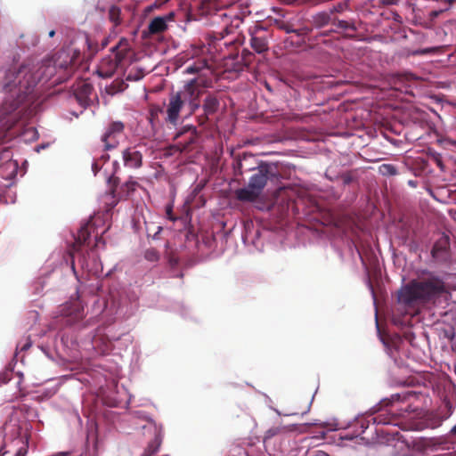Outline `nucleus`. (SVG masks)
Wrapping results in <instances>:
<instances>
[{
    "label": "nucleus",
    "mask_w": 456,
    "mask_h": 456,
    "mask_svg": "<svg viewBox=\"0 0 456 456\" xmlns=\"http://www.w3.org/2000/svg\"><path fill=\"white\" fill-rule=\"evenodd\" d=\"M38 82L27 65L12 68L5 71L0 79V105L2 115H8L16 110L21 104L31 102L35 86Z\"/></svg>",
    "instance_id": "f257e3e1"
},
{
    "label": "nucleus",
    "mask_w": 456,
    "mask_h": 456,
    "mask_svg": "<svg viewBox=\"0 0 456 456\" xmlns=\"http://www.w3.org/2000/svg\"><path fill=\"white\" fill-rule=\"evenodd\" d=\"M445 283L437 276L430 275L410 281L398 291V302L408 307L434 303L447 294Z\"/></svg>",
    "instance_id": "f03ea898"
},
{
    "label": "nucleus",
    "mask_w": 456,
    "mask_h": 456,
    "mask_svg": "<svg viewBox=\"0 0 456 456\" xmlns=\"http://www.w3.org/2000/svg\"><path fill=\"white\" fill-rule=\"evenodd\" d=\"M271 167L267 164L261 165L250 177L248 187L235 191L236 199L244 202H255L262 194L267 181L273 176Z\"/></svg>",
    "instance_id": "7ed1b4c3"
},
{
    "label": "nucleus",
    "mask_w": 456,
    "mask_h": 456,
    "mask_svg": "<svg viewBox=\"0 0 456 456\" xmlns=\"http://www.w3.org/2000/svg\"><path fill=\"white\" fill-rule=\"evenodd\" d=\"M111 50L112 53L103 58L98 67L97 72L103 78L111 77L117 69L124 65V61L130 53L129 41L126 38H121Z\"/></svg>",
    "instance_id": "20e7f679"
},
{
    "label": "nucleus",
    "mask_w": 456,
    "mask_h": 456,
    "mask_svg": "<svg viewBox=\"0 0 456 456\" xmlns=\"http://www.w3.org/2000/svg\"><path fill=\"white\" fill-rule=\"evenodd\" d=\"M208 52L209 48L204 45L191 46V48L187 51L186 56L188 59H196V61L187 66L185 72L188 74H195L204 69L209 68L211 56Z\"/></svg>",
    "instance_id": "39448f33"
},
{
    "label": "nucleus",
    "mask_w": 456,
    "mask_h": 456,
    "mask_svg": "<svg viewBox=\"0 0 456 456\" xmlns=\"http://www.w3.org/2000/svg\"><path fill=\"white\" fill-rule=\"evenodd\" d=\"M125 124L122 121H111L105 128L101 136L105 151L116 149L119 144L120 138L124 135Z\"/></svg>",
    "instance_id": "423d86ee"
},
{
    "label": "nucleus",
    "mask_w": 456,
    "mask_h": 456,
    "mask_svg": "<svg viewBox=\"0 0 456 456\" xmlns=\"http://www.w3.org/2000/svg\"><path fill=\"white\" fill-rule=\"evenodd\" d=\"M198 131L194 126H184L175 134V140L177 141L175 147L181 151H189L191 150L198 139Z\"/></svg>",
    "instance_id": "0eeeda50"
},
{
    "label": "nucleus",
    "mask_w": 456,
    "mask_h": 456,
    "mask_svg": "<svg viewBox=\"0 0 456 456\" xmlns=\"http://www.w3.org/2000/svg\"><path fill=\"white\" fill-rule=\"evenodd\" d=\"M17 172V161L12 159V154L9 149H4L0 153V177L4 180H12Z\"/></svg>",
    "instance_id": "6e6552de"
},
{
    "label": "nucleus",
    "mask_w": 456,
    "mask_h": 456,
    "mask_svg": "<svg viewBox=\"0 0 456 456\" xmlns=\"http://www.w3.org/2000/svg\"><path fill=\"white\" fill-rule=\"evenodd\" d=\"M251 38H250V45L257 53H263L269 49L268 38L269 32L264 27L256 26L253 29L249 31Z\"/></svg>",
    "instance_id": "1a4fd4ad"
},
{
    "label": "nucleus",
    "mask_w": 456,
    "mask_h": 456,
    "mask_svg": "<svg viewBox=\"0 0 456 456\" xmlns=\"http://www.w3.org/2000/svg\"><path fill=\"white\" fill-rule=\"evenodd\" d=\"M185 101L183 99V94L171 93L168 98V104L167 106V120L171 124H176L180 111L184 105Z\"/></svg>",
    "instance_id": "9d476101"
},
{
    "label": "nucleus",
    "mask_w": 456,
    "mask_h": 456,
    "mask_svg": "<svg viewBox=\"0 0 456 456\" xmlns=\"http://www.w3.org/2000/svg\"><path fill=\"white\" fill-rule=\"evenodd\" d=\"M93 93V86L86 81H80L74 87L75 99L84 108L91 104Z\"/></svg>",
    "instance_id": "9b49d317"
},
{
    "label": "nucleus",
    "mask_w": 456,
    "mask_h": 456,
    "mask_svg": "<svg viewBox=\"0 0 456 456\" xmlns=\"http://www.w3.org/2000/svg\"><path fill=\"white\" fill-rule=\"evenodd\" d=\"M74 56L70 57L69 53L66 50L59 51L53 61L54 69L63 70L65 76L69 77L73 72Z\"/></svg>",
    "instance_id": "f8f14e48"
},
{
    "label": "nucleus",
    "mask_w": 456,
    "mask_h": 456,
    "mask_svg": "<svg viewBox=\"0 0 456 456\" xmlns=\"http://www.w3.org/2000/svg\"><path fill=\"white\" fill-rule=\"evenodd\" d=\"M175 19V12H170L164 16H158L153 18L148 26V31L151 35L163 33L167 29V23L173 21Z\"/></svg>",
    "instance_id": "ddd939ff"
},
{
    "label": "nucleus",
    "mask_w": 456,
    "mask_h": 456,
    "mask_svg": "<svg viewBox=\"0 0 456 456\" xmlns=\"http://www.w3.org/2000/svg\"><path fill=\"white\" fill-rule=\"evenodd\" d=\"M124 165L129 168H139L142 165V155L134 147L127 148L122 152Z\"/></svg>",
    "instance_id": "4468645a"
},
{
    "label": "nucleus",
    "mask_w": 456,
    "mask_h": 456,
    "mask_svg": "<svg viewBox=\"0 0 456 456\" xmlns=\"http://www.w3.org/2000/svg\"><path fill=\"white\" fill-rule=\"evenodd\" d=\"M275 26L286 33H293L301 38L307 36L312 31V29L306 26L296 28L292 22L285 20H275Z\"/></svg>",
    "instance_id": "2eb2a0df"
},
{
    "label": "nucleus",
    "mask_w": 456,
    "mask_h": 456,
    "mask_svg": "<svg viewBox=\"0 0 456 456\" xmlns=\"http://www.w3.org/2000/svg\"><path fill=\"white\" fill-rule=\"evenodd\" d=\"M95 227L91 223H86L81 226L75 238V248L90 245V237L94 232Z\"/></svg>",
    "instance_id": "dca6fc26"
},
{
    "label": "nucleus",
    "mask_w": 456,
    "mask_h": 456,
    "mask_svg": "<svg viewBox=\"0 0 456 456\" xmlns=\"http://www.w3.org/2000/svg\"><path fill=\"white\" fill-rule=\"evenodd\" d=\"M178 93L183 94V99L187 102L192 99L199 100L201 91L198 80L193 78L186 83L183 91Z\"/></svg>",
    "instance_id": "f3484780"
},
{
    "label": "nucleus",
    "mask_w": 456,
    "mask_h": 456,
    "mask_svg": "<svg viewBox=\"0 0 456 456\" xmlns=\"http://www.w3.org/2000/svg\"><path fill=\"white\" fill-rule=\"evenodd\" d=\"M333 19L329 12H320L312 16V25L315 28H322L329 24H333Z\"/></svg>",
    "instance_id": "a211bd4d"
},
{
    "label": "nucleus",
    "mask_w": 456,
    "mask_h": 456,
    "mask_svg": "<svg viewBox=\"0 0 456 456\" xmlns=\"http://www.w3.org/2000/svg\"><path fill=\"white\" fill-rule=\"evenodd\" d=\"M219 100L213 94H208L203 102V110L206 115H213L219 109Z\"/></svg>",
    "instance_id": "6ab92c4d"
},
{
    "label": "nucleus",
    "mask_w": 456,
    "mask_h": 456,
    "mask_svg": "<svg viewBox=\"0 0 456 456\" xmlns=\"http://www.w3.org/2000/svg\"><path fill=\"white\" fill-rule=\"evenodd\" d=\"M325 175L327 178H329L330 181H334L338 178H340L342 180V183L344 185H348L351 183L354 182L356 180V177L354 175V173L353 171H348L346 173H343L340 175L333 176L331 169H327Z\"/></svg>",
    "instance_id": "aec40b11"
},
{
    "label": "nucleus",
    "mask_w": 456,
    "mask_h": 456,
    "mask_svg": "<svg viewBox=\"0 0 456 456\" xmlns=\"http://www.w3.org/2000/svg\"><path fill=\"white\" fill-rule=\"evenodd\" d=\"M295 427H296L295 425H292L291 427H288V428L287 427H273V428H269L264 436V443L266 444L269 439H271L272 437H273L277 435L282 434L286 431L295 430L296 429Z\"/></svg>",
    "instance_id": "412c9836"
},
{
    "label": "nucleus",
    "mask_w": 456,
    "mask_h": 456,
    "mask_svg": "<svg viewBox=\"0 0 456 456\" xmlns=\"http://www.w3.org/2000/svg\"><path fill=\"white\" fill-rule=\"evenodd\" d=\"M396 415L395 413H379L377 416L371 418V420L374 424H392L395 419Z\"/></svg>",
    "instance_id": "4be33fe9"
},
{
    "label": "nucleus",
    "mask_w": 456,
    "mask_h": 456,
    "mask_svg": "<svg viewBox=\"0 0 456 456\" xmlns=\"http://www.w3.org/2000/svg\"><path fill=\"white\" fill-rule=\"evenodd\" d=\"M12 443L19 446L14 456H26L28 452V441L23 437L18 436L13 440Z\"/></svg>",
    "instance_id": "5701e85b"
},
{
    "label": "nucleus",
    "mask_w": 456,
    "mask_h": 456,
    "mask_svg": "<svg viewBox=\"0 0 456 456\" xmlns=\"http://www.w3.org/2000/svg\"><path fill=\"white\" fill-rule=\"evenodd\" d=\"M161 444V438L159 434H157L152 441H151L145 449L142 456H151L159 450Z\"/></svg>",
    "instance_id": "b1692460"
},
{
    "label": "nucleus",
    "mask_w": 456,
    "mask_h": 456,
    "mask_svg": "<svg viewBox=\"0 0 456 456\" xmlns=\"http://www.w3.org/2000/svg\"><path fill=\"white\" fill-rule=\"evenodd\" d=\"M333 25H335L338 28L344 29V30L349 29V30H352L353 32H356V30H357V27L355 26L354 21L343 20H338L337 18H334Z\"/></svg>",
    "instance_id": "393cba45"
},
{
    "label": "nucleus",
    "mask_w": 456,
    "mask_h": 456,
    "mask_svg": "<svg viewBox=\"0 0 456 456\" xmlns=\"http://www.w3.org/2000/svg\"><path fill=\"white\" fill-rule=\"evenodd\" d=\"M350 0H346L333 5L330 10L329 13L332 16L334 13H341L349 9Z\"/></svg>",
    "instance_id": "a878e982"
},
{
    "label": "nucleus",
    "mask_w": 456,
    "mask_h": 456,
    "mask_svg": "<svg viewBox=\"0 0 456 456\" xmlns=\"http://www.w3.org/2000/svg\"><path fill=\"white\" fill-rule=\"evenodd\" d=\"M120 13H121L120 8L116 5H112L109 9V19L116 26L120 23Z\"/></svg>",
    "instance_id": "bb28decb"
},
{
    "label": "nucleus",
    "mask_w": 456,
    "mask_h": 456,
    "mask_svg": "<svg viewBox=\"0 0 456 456\" xmlns=\"http://www.w3.org/2000/svg\"><path fill=\"white\" fill-rule=\"evenodd\" d=\"M159 257V251L154 248H150L144 252V258L150 262H158Z\"/></svg>",
    "instance_id": "cd10ccee"
},
{
    "label": "nucleus",
    "mask_w": 456,
    "mask_h": 456,
    "mask_svg": "<svg viewBox=\"0 0 456 456\" xmlns=\"http://www.w3.org/2000/svg\"><path fill=\"white\" fill-rule=\"evenodd\" d=\"M379 172L383 175H397L396 167L392 164H383L379 167Z\"/></svg>",
    "instance_id": "c85d7f7f"
},
{
    "label": "nucleus",
    "mask_w": 456,
    "mask_h": 456,
    "mask_svg": "<svg viewBox=\"0 0 456 456\" xmlns=\"http://www.w3.org/2000/svg\"><path fill=\"white\" fill-rule=\"evenodd\" d=\"M254 58H255L254 54L250 51H248V49H243L241 51L240 61L245 66L250 65L252 63Z\"/></svg>",
    "instance_id": "c756f323"
},
{
    "label": "nucleus",
    "mask_w": 456,
    "mask_h": 456,
    "mask_svg": "<svg viewBox=\"0 0 456 456\" xmlns=\"http://www.w3.org/2000/svg\"><path fill=\"white\" fill-rule=\"evenodd\" d=\"M138 185V183L135 181H127L126 182L122 187L121 190L123 192L126 193V195H129L131 192L134 191L136 186Z\"/></svg>",
    "instance_id": "7c9ffc66"
},
{
    "label": "nucleus",
    "mask_w": 456,
    "mask_h": 456,
    "mask_svg": "<svg viewBox=\"0 0 456 456\" xmlns=\"http://www.w3.org/2000/svg\"><path fill=\"white\" fill-rule=\"evenodd\" d=\"M144 74L141 69H136L134 71V69H131L129 73L126 75V80L137 81L142 78Z\"/></svg>",
    "instance_id": "2f4dec72"
},
{
    "label": "nucleus",
    "mask_w": 456,
    "mask_h": 456,
    "mask_svg": "<svg viewBox=\"0 0 456 456\" xmlns=\"http://www.w3.org/2000/svg\"><path fill=\"white\" fill-rule=\"evenodd\" d=\"M146 231H147L148 236H151V232H153L152 237L155 239L157 237V235L159 233H160V232L162 231V226L158 225V226H156L155 228H152V229L151 227L147 226L146 227Z\"/></svg>",
    "instance_id": "473e14b6"
},
{
    "label": "nucleus",
    "mask_w": 456,
    "mask_h": 456,
    "mask_svg": "<svg viewBox=\"0 0 456 456\" xmlns=\"http://www.w3.org/2000/svg\"><path fill=\"white\" fill-rule=\"evenodd\" d=\"M444 247L440 246V245H439V243H436V244L434 245L433 248H432L431 253H432V256H433L434 257H438L439 253H440V252H442V251H444Z\"/></svg>",
    "instance_id": "72a5a7b5"
},
{
    "label": "nucleus",
    "mask_w": 456,
    "mask_h": 456,
    "mask_svg": "<svg viewBox=\"0 0 456 456\" xmlns=\"http://www.w3.org/2000/svg\"><path fill=\"white\" fill-rule=\"evenodd\" d=\"M166 216L170 221H175L176 217L173 214V206L167 205L166 207Z\"/></svg>",
    "instance_id": "f704fd0d"
},
{
    "label": "nucleus",
    "mask_w": 456,
    "mask_h": 456,
    "mask_svg": "<svg viewBox=\"0 0 456 456\" xmlns=\"http://www.w3.org/2000/svg\"><path fill=\"white\" fill-rule=\"evenodd\" d=\"M400 0H379V4L380 6H389L398 4Z\"/></svg>",
    "instance_id": "c9c22d12"
},
{
    "label": "nucleus",
    "mask_w": 456,
    "mask_h": 456,
    "mask_svg": "<svg viewBox=\"0 0 456 456\" xmlns=\"http://www.w3.org/2000/svg\"><path fill=\"white\" fill-rule=\"evenodd\" d=\"M188 102H189V104H190V107H191V110L192 112L195 111V110L198 109L199 106H200V103H199L198 100L192 99V100H190Z\"/></svg>",
    "instance_id": "e433bc0d"
},
{
    "label": "nucleus",
    "mask_w": 456,
    "mask_h": 456,
    "mask_svg": "<svg viewBox=\"0 0 456 456\" xmlns=\"http://www.w3.org/2000/svg\"><path fill=\"white\" fill-rule=\"evenodd\" d=\"M89 456H99L97 441L94 442L92 450H89Z\"/></svg>",
    "instance_id": "4c0bfd02"
},
{
    "label": "nucleus",
    "mask_w": 456,
    "mask_h": 456,
    "mask_svg": "<svg viewBox=\"0 0 456 456\" xmlns=\"http://www.w3.org/2000/svg\"><path fill=\"white\" fill-rule=\"evenodd\" d=\"M435 52V48H426L417 52H414L413 54H427Z\"/></svg>",
    "instance_id": "58836bf2"
},
{
    "label": "nucleus",
    "mask_w": 456,
    "mask_h": 456,
    "mask_svg": "<svg viewBox=\"0 0 456 456\" xmlns=\"http://www.w3.org/2000/svg\"><path fill=\"white\" fill-rule=\"evenodd\" d=\"M208 115H206V113L204 112V115L202 116H200L198 118V122H199V125L200 126H203L206 124V122L208 121Z\"/></svg>",
    "instance_id": "ea45409f"
},
{
    "label": "nucleus",
    "mask_w": 456,
    "mask_h": 456,
    "mask_svg": "<svg viewBox=\"0 0 456 456\" xmlns=\"http://www.w3.org/2000/svg\"><path fill=\"white\" fill-rule=\"evenodd\" d=\"M100 244L104 245L105 242H104V240H102V237H98V234H96L95 235V243L94 245V248H98L100 246Z\"/></svg>",
    "instance_id": "a19ab883"
},
{
    "label": "nucleus",
    "mask_w": 456,
    "mask_h": 456,
    "mask_svg": "<svg viewBox=\"0 0 456 456\" xmlns=\"http://www.w3.org/2000/svg\"><path fill=\"white\" fill-rule=\"evenodd\" d=\"M99 161L100 160H95L93 165H92V168L94 172V174L96 175V173L101 169V166L99 164Z\"/></svg>",
    "instance_id": "79ce46f5"
},
{
    "label": "nucleus",
    "mask_w": 456,
    "mask_h": 456,
    "mask_svg": "<svg viewBox=\"0 0 456 456\" xmlns=\"http://www.w3.org/2000/svg\"><path fill=\"white\" fill-rule=\"evenodd\" d=\"M168 262L169 264L174 266V265H176L178 264V259L173 256H168Z\"/></svg>",
    "instance_id": "37998d69"
},
{
    "label": "nucleus",
    "mask_w": 456,
    "mask_h": 456,
    "mask_svg": "<svg viewBox=\"0 0 456 456\" xmlns=\"http://www.w3.org/2000/svg\"><path fill=\"white\" fill-rule=\"evenodd\" d=\"M393 20L398 23H402V17L399 15L398 12H393Z\"/></svg>",
    "instance_id": "c03bdc74"
},
{
    "label": "nucleus",
    "mask_w": 456,
    "mask_h": 456,
    "mask_svg": "<svg viewBox=\"0 0 456 456\" xmlns=\"http://www.w3.org/2000/svg\"><path fill=\"white\" fill-rule=\"evenodd\" d=\"M11 373L10 372H5V373H3L1 376H0V379L3 380L4 383H6L7 380L9 379V378H7L8 375H10Z\"/></svg>",
    "instance_id": "a18cd8bd"
},
{
    "label": "nucleus",
    "mask_w": 456,
    "mask_h": 456,
    "mask_svg": "<svg viewBox=\"0 0 456 456\" xmlns=\"http://www.w3.org/2000/svg\"><path fill=\"white\" fill-rule=\"evenodd\" d=\"M82 312H83V309L77 308V311H76L75 318L76 319H81L82 318Z\"/></svg>",
    "instance_id": "49530a36"
},
{
    "label": "nucleus",
    "mask_w": 456,
    "mask_h": 456,
    "mask_svg": "<svg viewBox=\"0 0 456 456\" xmlns=\"http://www.w3.org/2000/svg\"><path fill=\"white\" fill-rule=\"evenodd\" d=\"M109 159H110L109 154H103V155L101 156L99 160H102V161L106 162V161L109 160Z\"/></svg>",
    "instance_id": "de8ad7c7"
},
{
    "label": "nucleus",
    "mask_w": 456,
    "mask_h": 456,
    "mask_svg": "<svg viewBox=\"0 0 456 456\" xmlns=\"http://www.w3.org/2000/svg\"><path fill=\"white\" fill-rule=\"evenodd\" d=\"M169 0H157L155 4L158 5V6H160L164 4H166L167 2H168Z\"/></svg>",
    "instance_id": "09e8293b"
},
{
    "label": "nucleus",
    "mask_w": 456,
    "mask_h": 456,
    "mask_svg": "<svg viewBox=\"0 0 456 456\" xmlns=\"http://www.w3.org/2000/svg\"><path fill=\"white\" fill-rule=\"evenodd\" d=\"M234 42H235V39H233V38H232V39H231L230 41H225V42H224V45L225 46H228V45H233V44H234Z\"/></svg>",
    "instance_id": "8fccbe9b"
},
{
    "label": "nucleus",
    "mask_w": 456,
    "mask_h": 456,
    "mask_svg": "<svg viewBox=\"0 0 456 456\" xmlns=\"http://www.w3.org/2000/svg\"><path fill=\"white\" fill-rule=\"evenodd\" d=\"M451 434L456 436V425L451 429Z\"/></svg>",
    "instance_id": "3c124183"
},
{
    "label": "nucleus",
    "mask_w": 456,
    "mask_h": 456,
    "mask_svg": "<svg viewBox=\"0 0 456 456\" xmlns=\"http://www.w3.org/2000/svg\"><path fill=\"white\" fill-rule=\"evenodd\" d=\"M409 184L412 187H415L416 186V183L414 181H409Z\"/></svg>",
    "instance_id": "603ef678"
},
{
    "label": "nucleus",
    "mask_w": 456,
    "mask_h": 456,
    "mask_svg": "<svg viewBox=\"0 0 456 456\" xmlns=\"http://www.w3.org/2000/svg\"><path fill=\"white\" fill-rule=\"evenodd\" d=\"M54 35H55V31H54V30H51V31L49 32V37H53Z\"/></svg>",
    "instance_id": "864d4df0"
},
{
    "label": "nucleus",
    "mask_w": 456,
    "mask_h": 456,
    "mask_svg": "<svg viewBox=\"0 0 456 456\" xmlns=\"http://www.w3.org/2000/svg\"><path fill=\"white\" fill-rule=\"evenodd\" d=\"M0 452L2 453V456H3V455H4L5 453H7V452H6V451H4V447H2V448L0 449Z\"/></svg>",
    "instance_id": "5fc2aeb1"
},
{
    "label": "nucleus",
    "mask_w": 456,
    "mask_h": 456,
    "mask_svg": "<svg viewBox=\"0 0 456 456\" xmlns=\"http://www.w3.org/2000/svg\"><path fill=\"white\" fill-rule=\"evenodd\" d=\"M157 112H158V110H154V109H152V110H151V116H153V115H154V113H157Z\"/></svg>",
    "instance_id": "6e6d98bb"
},
{
    "label": "nucleus",
    "mask_w": 456,
    "mask_h": 456,
    "mask_svg": "<svg viewBox=\"0 0 456 456\" xmlns=\"http://www.w3.org/2000/svg\"><path fill=\"white\" fill-rule=\"evenodd\" d=\"M157 112H158V110H154V109H152V110H151V116H153V115H154V113H157Z\"/></svg>",
    "instance_id": "4d7b16f0"
},
{
    "label": "nucleus",
    "mask_w": 456,
    "mask_h": 456,
    "mask_svg": "<svg viewBox=\"0 0 456 456\" xmlns=\"http://www.w3.org/2000/svg\"><path fill=\"white\" fill-rule=\"evenodd\" d=\"M168 247H169V243H168V242H167V243H166V248H168Z\"/></svg>",
    "instance_id": "13d9d810"
},
{
    "label": "nucleus",
    "mask_w": 456,
    "mask_h": 456,
    "mask_svg": "<svg viewBox=\"0 0 456 456\" xmlns=\"http://www.w3.org/2000/svg\"><path fill=\"white\" fill-rule=\"evenodd\" d=\"M183 273H180V274H179V277H180V278H183Z\"/></svg>",
    "instance_id": "bf43d9fd"
}]
</instances>
